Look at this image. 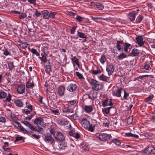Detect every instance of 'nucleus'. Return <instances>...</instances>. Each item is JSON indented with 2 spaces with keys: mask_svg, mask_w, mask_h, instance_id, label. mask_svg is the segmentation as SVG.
<instances>
[{
  "mask_svg": "<svg viewBox=\"0 0 155 155\" xmlns=\"http://www.w3.org/2000/svg\"><path fill=\"white\" fill-rule=\"evenodd\" d=\"M77 85L74 84H70L67 87V90L71 92L75 91L77 88Z\"/></svg>",
  "mask_w": 155,
  "mask_h": 155,
  "instance_id": "obj_12",
  "label": "nucleus"
},
{
  "mask_svg": "<svg viewBox=\"0 0 155 155\" xmlns=\"http://www.w3.org/2000/svg\"><path fill=\"white\" fill-rule=\"evenodd\" d=\"M63 112L64 113H72L73 112V109L70 108H65L63 110Z\"/></svg>",
  "mask_w": 155,
  "mask_h": 155,
  "instance_id": "obj_43",
  "label": "nucleus"
},
{
  "mask_svg": "<svg viewBox=\"0 0 155 155\" xmlns=\"http://www.w3.org/2000/svg\"><path fill=\"white\" fill-rule=\"evenodd\" d=\"M26 106L25 107L29 110L30 111H32L33 106L29 102H26Z\"/></svg>",
  "mask_w": 155,
  "mask_h": 155,
  "instance_id": "obj_34",
  "label": "nucleus"
},
{
  "mask_svg": "<svg viewBox=\"0 0 155 155\" xmlns=\"http://www.w3.org/2000/svg\"><path fill=\"white\" fill-rule=\"evenodd\" d=\"M136 43L138 44L140 47H141L145 43V41L143 40V38L142 36H137L136 38Z\"/></svg>",
  "mask_w": 155,
  "mask_h": 155,
  "instance_id": "obj_7",
  "label": "nucleus"
},
{
  "mask_svg": "<svg viewBox=\"0 0 155 155\" xmlns=\"http://www.w3.org/2000/svg\"><path fill=\"white\" fill-rule=\"evenodd\" d=\"M91 17L93 20L94 21L97 22H100L99 20V19H104L105 20L106 19H107L106 18H104L99 17L94 18L93 17Z\"/></svg>",
  "mask_w": 155,
  "mask_h": 155,
  "instance_id": "obj_36",
  "label": "nucleus"
},
{
  "mask_svg": "<svg viewBox=\"0 0 155 155\" xmlns=\"http://www.w3.org/2000/svg\"><path fill=\"white\" fill-rule=\"evenodd\" d=\"M100 79L102 81H106L107 80L108 77L102 74L99 77Z\"/></svg>",
  "mask_w": 155,
  "mask_h": 155,
  "instance_id": "obj_39",
  "label": "nucleus"
},
{
  "mask_svg": "<svg viewBox=\"0 0 155 155\" xmlns=\"http://www.w3.org/2000/svg\"><path fill=\"white\" fill-rule=\"evenodd\" d=\"M15 103L17 106H18L19 107H22L23 105V104L22 102L20 100H17L16 101Z\"/></svg>",
  "mask_w": 155,
  "mask_h": 155,
  "instance_id": "obj_37",
  "label": "nucleus"
},
{
  "mask_svg": "<svg viewBox=\"0 0 155 155\" xmlns=\"http://www.w3.org/2000/svg\"><path fill=\"white\" fill-rule=\"evenodd\" d=\"M96 7L99 10H102L104 8L103 5L100 3H97L96 4Z\"/></svg>",
  "mask_w": 155,
  "mask_h": 155,
  "instance_id": "obj_44",
  "label": "nucleus"
},
{
  "mask_svg": "<svg viewBox=\"0 0 155 155\" xmlns=\"http://www.w3.org/2000/svg\"><path fill=\"white\" fill-rule=\"evenodd\" d=\"M101 71L100 69L93 70L92 71V73L93 74L96 75L101 73Z\"/></svg>",
  "mask_w": 155,
  "mask_h": 155,
  "instance_id": "obj_42",
  "label": "nucleus"
},
{
  "mask_svg": "<svg viewBox=\"0 0 155 155\" xmlns=\"http://www.w3.org/2000/svg\"><path fill=\"white\" fill-rule=\"evenodd\" d=\"M155 150V148L153 147H148L146 149L142 151L143 154H146L150 153L151 152H153Z\"/></svg>",
  "mask_w": 155,
  "mask_h": 155,
  "instance_id": "obj_11",
  "label": "nucleus"
},
{
  "mask_svg": "<svg viewBox=\"0 0 155 155\" xmlns=\"http://www.w3.org/2000/svg\"><path fill=\"white\" fill-rule=\"evenodd\" d=\"M73 137H74L76 139H78L80 137L79 134L77 133H75Z\"/></svg>",
  "mask_w": 155,
  "mask_h": 155,
  "instance_id": "obj_61",
  "label": "nucleus"
},
{
  "mask_svg": "<svg viewBox=\"0 0 155 155\" xmlns=\"http://www.w3.org/2000/svg\"><path fill=\"white\" fill-rule=\"evenodd\" d=\"M80 123L82 126L86 129L91 132L94 131V127L92 124H90L89 121L87 119H83L81 121Z\"/></svg>",
  "mask_w": 155,
  "mask_h": 155,
  "instance_id": "obj_1",
  "label": "nucleus"
},
{
  "mask_svg": "<svg viewBox=\"0 0 155 155\" xmlns=\"http://www.w3.org/2000/svg\"><path fill=\"white\" fill-rule=\"evenodd\" d=\"M97 81L93 79H91L90 81V83L91 84L93 85V86H94L95 84H96L97 83Z\"/></svg>",
  "mask_w": 155,
  "mask_h": 155,
  "instance_id": "obj_50",
  "label": "nucleus"
},
{
  "mask_svg": "<svg viewBox=\"0 0 155 155\" xmlns=\"http://www.w3.org/2000/svg\"><path fill=\"white\" fill-rule=\"evenodd\" d=\"M78 36L79 37L82 38H87V36L83 33L78 31Z\"/></svg>",
  "mask_w": 155,
  "mask_h": 155,
  "instance_id": "obj_33",
  "label": "nucleus"
},
{
  "mask_svg": "<svg viewBox=\"0 0 155 155\" xmlns=\"http://www.w3.org/2000/svg\"><path fill=\"white\" fill-rule=\"evenodd\" d=\"M17 91L19 94H21L25 92V86L24 84H21L17 88Z\"/></svg>",
  "mask_w": 155,
  "mask_h": 155,
  "instance_id": "obj_13",
  "label": "nucleus"
},
{
  "mask_svg": "<svg viewBox=\"0 0 155 155\" xmlns=\"http://www.w3.org/2000/svg\"><path fill=\"white\" fill-rule=\"evenodd\" d=\"M97 92L96 91L94 90L91 91L88 95V98L91 99H94L97 98Z\"/></svg>",
  "mask_w": 155,
  "mask_h": 155,
  "instance_id": "obj_9",
  "label": "nucleus"
},
{
  "mask_svg": "<svg viewBox=\"0 0 155 155\" xmlns=\"http://www.w3.org/2000/svg\"><path fill=\"white\" fill-rule=\"evenodd\" d=\"M43 127H41V125L37 126V128H35V130L34 131H36L40 134H43V133L44 130L42 128Z\"/></svg>",
  "mask_w": 155,
  "mask_h": 155,
  "instance_id": "obj_21",
  "label": "nucleus"
},
{
  "mask_svg": "<svg viewBox=\"0 0 155 155\" xmlns=\"http://www.w3.org/2000/svg\"><path fill=\"white\" fill-rule=\"evenodd\" d=\"M8 68L10 70H12L14 67L13 63L12 62L8 63Z\"/></svg>",
  "mask_w": 155,
  "mask_h": 155,
  "instance_id": "obj_49",
  "label": "nucleus"
},
{
  "mask_svg": "<svg viewBox=\"0 0 155 155\" xmlns=\"http://www.w3.org/2000/svg\"><path fill=\"white\" fill-rule=\"evenodd\" d=\"M102 104L104 107L113 105V104L111 99H107L102 102Z\"/></svg>",
  "mask_w": 155,
  "mask_h": 155,
  "instance_id": "obj_10",
  "label": "nucleus"
},
{
  "mask_svg": "<svg viewBox=\"0 0 155 155\" xmlns=\"http://www.w3.org/2000/svg\"><path fill=\"white\" fill-rule=\"evenodd\" d=\"M52 112L54 114L57 115H58L59 114V110L58 109H56L55 110H52Z\"/></svg>",
  "mask_w": 155,
  "mask_h": 155,
  "instance_id": "obj_60",
  "label": "nucleus"
},
{
  "mask_svg": "<svg viewBox=\"0 0 155 155\" xmlns=\"http://www.w3.org/2000/svg\"><path fill=\"white\" fill-rule=\"evenodd\" d=\"M32 111H30V110L27 108L22 109L23 112L27 114H29Z\"/></svg>",
  "mask_w": 155,
  "mask_h": 155,
  "instance_id": "obj_47",
  "label": "nucleus"
},
{
  "mask_svg": "<svg viewBox=\"0 0 155 155\" xmlns=\"http://www.w3.org/2000/svg\"><path fill=\"white\" fill-rule=\"evenodd\" d=\"M138 19V22H140L143 19V17L141 15H139L137 18Z\"/></svg>",
  "mask_w": 155,
  "mask_h": 155,
  "instance_id": "obj_54",
  "label": "nucleus"
},
{
  "mask_svg": "<svg viewBox=\"0 0 155 155\" xmlns=\"http://www.w3.org/2000/svg\"><path fill=\"white\" fill-rule=\"evenodd\" d=\"M15 123L18 125V127H19L18 129H19L21 132L23 133L29 134H30L31 133H33L32 131H27L22 126L21 124L18 122L16 121Z\"/></svg>",
  "mask_w": 155,
  "mask_h": 155,
  "instance_id": "obj_6",
  "label": "nucleus"
},
{
  "mask_svg": "<svg viewBox=\"0 0 155 155\" xmlns=\"http://www.w3.org/2000/svg\"><path fill=\"white\" fill-rule=\"evenodd\" d=\"M24 139V138H23V137L21 136H18L16 137L15 141H17L20 140H22Z\"/></svg>",
  "mask_w": 155,
  "mask_h": 155,
  "instance_id": "obj_55",
  "label": "nucleus"
},
{
  "mask_svg": "<svg viewBox=\"0 0 155 155\" xmlns=\"http://www.w3.org/2000/svg\"><path fill=\"white\" fill-rule=\"evenodd\" d=\"M130 54L132 56H137L140 54V52L138 49L134 48L132 50Z\"/></svg>",
  "mask_w": 155,
  "mask_h": 155,
  "instance_id": "obj_18",
  "label": "nucleus"
},
{
  "mask_svg": "<svg viewBox=\"0 0 155 155\" xmlns=\"http://www.w3.org/2000/svg\"><path fill=\"white\" fill-rule=\"evenodd\" d=\"M42 14L43 15V18L45 19H48L49 18V12L47 10H44L41 12Z\"/></svg>",
  "mask_w": 155,
  "mask_h": 155,
  "instance_id": "obj_24",
  "label": "nucleus"
},
{
  "mask_svg": "<svg viewBox=\"0 0 155 155\" xmlns=\"http://www.w3.org/2000/svg\"><path fill=\"white\" fill-rule=\"evenodd\" d=\"M76 74L79 79H81L84 78V77L83 75L79 72H76Z\"/></svg>",
  "mask_w": 155,
  "mask_h": 155,
  "instance_id": "obj_46",
  "label": "nucleus"
},
{
  "mask_svg": "<svg viewBox=\"0 0 155 155\" xmlns=\"http://www.w3.org/2000/svg\"><path fill=\"white\" fill-rule=\"evenodd\" d=\"M30 3L33 4L34 5H36V0H28Z\"/></svg>",
  "mask_w": 155,
  "mask_h": 155,
  "instance_id": "obj_64",
  "label": "nucleus"
},
{
  "mask_svg": "<svg viewBox=\"0 0 155 155\" xmlns=\"http://www.w3.org/2000/svg\"><path fill=\"white\" fill-rule=\"evenodd\" d=\"M154 97L153 95H150L148 97L146 98L145 99L144 101L146 102L149 101H151Z\"/></svg>",
  "mask_w": 155,
  "mask_h": 155,
  "instance_id": "obj_35",
  "label": "nucleus"
},
{
  "mask_svg": "<svg viewBox=\"0 0 155 155\" xmlns=\"http://www.w3.org/2000/svg\"><path fill=\"white\" fill-rule=\"evenodd\" d=\"M112 142H113L115 144L117 145H120V141L117 139H114L111 141Z\"/></svg>",
  "mask_w": 155,
  "mask_h": 155,
  "instance_id": "obj_45",
  "label": "nucleus"
},
{
  "mask_svg": "<svg viewBox=\"0 0 155 155\" xmlns=\"http://www.w3.org/2000/svg\"><path fill=\"white\" fill-rule=\"evenodd\" d=\"M103 87V84L98 82L95 84L94 86H93L92 88L96 91L101 90Z\"/></svg>",
  "mask_w": 155,
  "mask_h": 155,
  "instance_id": "obj_16",
  "label": "nucleus"
},
{
  "mask_svg": "<svg viewBox=\"0 0 155 155\" xmlns=\"http://www.w3.org/2000/svg\"><path fill=\"white\" fill-rule=\"evenodd\" d=\"M45 71L48 74H50L51 72V68L50 65V62L47 63V64L46 65Z\"/></svg>",
  "mask_w": 155,
  "mask_h": 155,
  "instance_id": "obj_23",
  "label": "nucleus"
},
{
  "mask_svg": "<svg viewBox=\"0 0 155 155\" xmlns=\"http://www.w3.org/2000/svg\"><path fill=\"white\" fill-rule=\"evenodd\" d=\"M106 70L108 75H110L112 74L114 70V67L112 65H109L107 66Z\"/></svg>",
  "mask_w": 155,
  "mask_h": 155,
  "instance_id": "obj_15",
  "label": "nucleus"
},
{
  "mask_svg": "<svg viewBox=\"0 0 155 155\" xmlns=\"http://www.w3.org/2000/svg\"><path fill=\"white\" fill-rule=\"evenodd\" d=\"M48 45L45 44H44L42 51L45 55H47L48 53Z\"/></svg>",
  "mask_w": 155,
  "mask_h": 155,
  "instance_id": "obj_17",
  "label": "nucleus"
},
{
  "mask_svg": "<svg viewBox=\"0 0 155 155\" xmlns=\"http://www.w3.org/2000/svg\"><path fill=\"white\" fill-rule=\"evenodd\" d=\"M34 123L36 126L41 125V127H45V124L44 123V120L43 118L38 117L35 119Z\"/></svg>",
  "mask_w": 155,
  "mask_h": 155,
  "instance_id": "obj_5",
  "label": "nucleus"
},
{
  "mask_svg": "<svg viewBox=\"0 0 155 155\" xmlns=\"http://www.w3.org/2000/svg\"><path fill=\"white\" fill-rule=\"evenodd\" d=\"M41 13L38 12L37 10H36L35 12V15L37 17L41 15Z\"/></svg>",
  "mask_w": 155,
  "mask_h": 155,
  "instance_id": "obj_62",
  "label": "nucleus"
},
{
  "mask_svg": "<svg viewBox=\"0 0 155 155\" xmlns=\"http://www.w3.org/2000/svg\"><path fill=\"white\" fill-rule=\"evenodd\" d=\"M132 118L131 117H129L127 119V123L128 124H131L132 123Z\"/></svg>",
  "mask_w": 155,
  "mask_h": 155,
  "instance_id": "obj_63",
  "label": "nucleus"
},
{
  "mask_svg": "<svg viewBox=\"0 0 155 155\" xmlns=\"http://www.w3.org/2000/svg\"><path fill=\"white\" fill-rule=\"evenodd\" d=\"M131 45L127 43H125L124 45V49L125 52H127L128 51V49L130 46Z\"/></svg>",
  "mask_w": 155,
  "mask_h": 155,
  "instance_id": "obj_29",
  "label": "nucleus"
},
{
  "mask_svg": "<svg viewBox=\"0 0 155 155\" xmlns=\"http://www.w3.org/2000/svg\"><path fill=\"white\" fill-rule=\"evenodd\" d=\"M31 51L33 54H35L37 56H39L40 54L38 53L36 50L34 48H32Z\"/></svg>",
  "mask_w": 155,
  "mask_h": 155,
  "instance_id": "obj_41",
  "label": "nucleus"
},
{
  "mask_svg": "<svg viewBox=\"0 0 155 155\" xmlns=\"http://www.w3.org/2000/svg\"><path fill=\"white\" fill-rule=\"evenodd\" d=\"M106 61V58L104 55H102L101 59V62L103 64Z\"/></svg>",
  "mask_w": 155,
  "mask_h": 155,
  "instance_id": "obj_51",
  "label": "nucleus"
},
{
  "mask_svg": "<svg viewBox=\"0 0 155 155\" xmlns=\"http://www.w3.org/2000/svg\"><path fill=\"white\" fill-rule=\"evenodd\" d=\"M127 55L124 53L123 52L119 55L117 58L119 60H121L127 57Z\"/></svg>",
  "mask_w": 155,
  "mask_h": 155,
  "instance_id": "obj_32",
  "label": "nucleus"
},
{
  "mask_svg": "<svg viewBox=\"0 0 155 155\" xmlns=\"http://www.w3.org/2000/svg\"><path fill=\"white\" fill-rule=\"evenodd\" d=\"M76 27L75 26H73L71 29V33L72 34H74L75 32V30Z\"/></svg>",
  "mask_w": 155,
  "mask_h": 155,
  "instance_id": "obj_59",
  "label": "nucleus"
},
{
  "mask_svg": "<svg viewBox=\"0 0 155 155\" xmlns=\"http://www.w3.org/2000/svg\"><path fill=\"white\" fill-rule=\"evenodd\" d=\"M84 109L87 113H90L93 110V108L91 106H85Z\"/></svg>",
  "mask_w": 155,
  "mask_h": 155,
  "instance_id": "obj_20",
  "label": "nucleus"
},
{
  "mask_svg": "<svg viewBox=\"0 0 155 155\" xmlns=\"http://www.w3.org/2000/svg\"><path fill=\"white\" fill-rule=\"evenodd\" d=\"M84 18L79 15H77L76 19L79 22H81Z\"/></svg>",
  "mask_w": 155,
  "mask_h": 155,
  "instance_id": "obj_58",
  "label": "nucleus"
},
{
  "mask_svg": "<svg viewBox=\"0 0 155 155\" xmlns=\"http://www.w3.org/2000/svg\"><path fill=\"white\" fill-rule=\"evenodd\" d=\"M45 141L46 142L52 143L54 142V139L50 134H47L45 136Z\"/></svg>",
  "mask_w": 155,
  "mask_h": 155,
  "instance_id": "obj_8",
  "label": "nucleus"
},
{
  "mask_svg": "<svg viewBox=\"0 0 155 155\" xmlns=\"http://www.w3.org/2000/svg\"><path fill=\"white\" fill-rule=\"evenodd\" d=\"M123 41H117V48L118 49V50L120 51L121 49L122 48H121V46L120 45V44H122L123 42Z\"/></svg>",
  "mask_w": 155,
  "mask_h": 155,
  "instance_id": "obj_27",
  "label": "nucleus"
},
{
  "mask_svg": "<svg viewBox=\"0 0 155 155\" xmlns=\"http://www.w3.org/2000/svg\"><path fill=\"white\" fill-rule=\"evenodd\" d=\"M34 114L32 113L31 114L28 116L25 117V119L26 120L23 121L22 122V123L25 124L27 127H28L32 131L35 130V127H34L32 125L29 123L27 120H31L32 117L33 116Z\"/></svg>",
  "mask_w": 155,
  "mask_h": 155,
  "instance_id": "obj_2",
  "label": "nucleus"
},
{
  "mask_svg": "<svg viewBox=\"0 0 155 155\" xmlns=\"http://www.w3.org/2000/svg\"><path fill=\"white\" fill-rule=\"evenodd\" d=\"M122 90V89L121 88L116 90L113 92V95L118 97H120L121 96V93Z\"/></svg>",
  "mask_w": 155,
  "mask_h": 155,
  "instance_id": "obj_19",
  "label": "nucleus"
},
{
  "mask_svg": "<svg viewBox=\"0 0 155 155\" xmlns=\"http://www.w3.org/2000/svg\"><path fill=\"white\" fill-rule=\"evenodd\" d=\"M4 54L5 56L11 55L10 53L8 51L7 49H5L4 52Z\"/></svg>",
  "mask_w": 155,
  "mask_h": 155,
  "instance_id": "obj_56",
  "label": "nucleus"
},
{
  "mask_svg": "<svg viewBox=\"0 0 155 155\" xmlns=\"http://www.w3.org/2000/svg\"><path fill=\"white\" fill-rule=\"evenodd\" d=\"M0 93V98L1 99L5 98L7 95V93L5 92L2 91H1Z\"/></svg>",
  "mask_w": 155,
  "mask_h": 155,
  "instance_id": "obj_31",
  "label": "nucleus"
},
{
  "mask_svg": "<svg viewBox=\"0 0 155 155\" xmlns=\"http://www.w3.org/2000/svg\"><path fill=\"white\" fill-rule=\"evenodd\" d=\"M125 136L128 137H133L135 138H137L138 137V136L135 134H132L131 133H125Z\"/></svg>",
  "mask_w": 155,
  "mask_h": 155,
  "instance_id": "obj_28",
  "label": "nucleus"
},
{
  "mask_svg": "<svg viewBox=\"0 0 155 155\" xmlns=\"http://www.w3.org/2000/svg\"><path fill=\"white\" fill-rule=\"evenodd\" d=\"M150 119L153 122L155 121V112L152 114Z\"/></svg>",
  "mask_w": 155,
  "mask_h": 155,
  "instance_id": "obj_53",
  "label": "nucleus"
},
{
  "mask_svg": "<svg viewBox=\"0 0 155 155\" xmlns=\"http://www.w3.org/2000/svg\"><path fill=\"white\" fill-rule=\"evenodd\" d=\"M58 146L60 149H64L66 147V145L63 142L61 141Z\"/></svg>",
  "mask_w": 155,
  "mask_h": 155,
  "instance_id": "obj_30",
  "label": "nucleus"
},
{
  "mask_svg": "<svg viewBox=\"0 0 155 155\" xmlns=\"http://www.w3.org/2000/svg\"><path fill=\"white\" fill-rule=\"evenodd\" d=\"M50 132L53 135L54 137L57 140L60 141H62L64 140V137L63 135L61 132L58 131L52 132L51 130H50Z\"/></svg>",
  "mask_w": 155,
  "mask_h": 155,
  "instance_id": "obj_3",
  "label": "nucleus"
},
{
  "mask_svg": "<svg viewBox=\"0 0 155 155\" xmlns=\"http://www.w3.org/2000/svg\"><path fill=\"white\" fill-rule=\"evenodd\" d=\"M71 60L75 64H76L78 66H79V62L78 59L75 56Z\"/></svg>",
  "mask_w": 155,
  "mask_h": 155,
  "instance_id": "obj_38",
  "label": "nucleus"
},
{
  "mask_svg": "<svg viewBox=\"0 0 155 155\" xmlns=\"http://www.w3.org/2000/svg\"><path fill=\"white\" fill-rule=\"evenodd\" d=\"M128 18L130 21L134 20L135 18V14L133 12L130 13L128 15Z\"/></svg>",
  "mask_w": 155,
  "mask_h": 155,
  "instance_id": "obj_26",
  "label": "nucleus"
},
{
  "mask_svg": "<svg viewBox=\"0 0 155 155\" xmlns=\"http://www.w3.org/2000/svg\"><path fill=\"white\" fill-rule=\"evenodd\" d=\"M34 86V84L33 81L31 82V81H28L27 82L26 84V87L28 88L30 87L32 88Z\"/></svg>",
  "mask_w": 155,
  "mask_h": 155,
  "instance_id": "obj_25",
  "label": "nucleus"
},
{
  "mask_svg": "<svg viewBox=\"0 0 155 155\" xmlns=\"http://www.w3.org/2000/svg\"><path fill=\"white\" fill-rule=\"evenodd\" d=\"M28 44L26 43H21L20 45L21 47L24 48L25 49L26 48H27L28 46Z\"/></svg>",
  "mask_w": 155,
  "mask_h": 155,
  "instance_id": "obj_48",
  "label": "nucleus"
},
{
  "mask_svg": "<svg viewBox=\"0 0 155 155\" xmlns=\"http://www.w3.org/2000/svg\"><path fill=\"white\" fill-rule=\"evenodd\" d=\"M111 107H109L105 108L104 110V112L107 114L109 113L110 112V110Z\"/></svg>",
  "mask_w": 155,
  "mask_h": 155,
  "instance_id": "obj_57",
  "label": "nucleus"
},
{
  "mask_svg": "<svg viewBox=\"0 0 155 155\" xmlns=\"http://www.w3.org/2000/svg\"><path fill=\"white\" fill-rule=\"evenodd\" d=\"M111 136L110 134L106 133H101L99 136V140L102 141H105L110 140Z\"/></svg>",
  "mask_w": 155,
  "mask_h": 155,
  "instance_id": "obj_4",
  "label": "nucleus"
},
{
  "mask_svg": "<svg viewBox=\"0 0 155 155\" xmlns=\"http://www.w3.org/2000/svg\"><path fill=\"white\" fill-rule=\"evenodd\" d=\"M45 55L44 54L41 55V57L39 56V58L41 60V61H44V63H48L50 62L47 59Z\"/></svg>",
  "mask_w": 155,
  "mask_h": 155,
  "instance_id": "obj_22",
  "label": "nucleus"
},
{
  "mask_svg": "<svg viewBox=\"0 0 155 155\" xmlns=\"http://www.w3.org/2000/svg\"><path fill=\"white\" fill-rule=\"evenodd\" d=\"M65 88L64 86L61 85L58 88V94L61 96L64 95Z\"/></svg>",
  "mask_w": 155,
  "mask_h": 155,
  "instance_id": "obj_14",
  "label": "nucleus"
},
{
  "mask_svg": "<svg viewBox=\"0 0 155 155\" xmlns=\"http://www.w3.org/2000/svg\"><path fill=\"white\" fill-rule=\"evenodd\" d=\"M56 14V12H50L49 13V18H54L55 15Z\"/></svg>",
  "mask_w": 155,
  "mask_h": 155,
  "instance_id": "obj_40",
  "label": "nucleus"
},
{
  "mask_svg": "<svg viewBox=\"0 0 155 155\" xmlns=\"http://www.w3.org/2000/svg\"><path fill=\"white\" fill-rule=\"evenodd\" d=\"M144 68L147 70H150L151 69V68L149 64H145Z\"/></svg>",
  "mask_w": 155,
  "mask_h": 155,
  "instance_id": "obj_52",
  "label": "nucleus"
}]
</instances>
